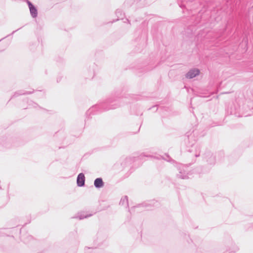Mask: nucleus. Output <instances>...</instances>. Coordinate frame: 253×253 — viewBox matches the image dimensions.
Wrapping results in <instances>:
<instances>
[{
  "label": "nucleus",
  "instance_id": "obj_1",
  "mask_svg": "<svg viewBox=\"0 0 253 253\" xmlns=\"http://www.w3.org/2000/svg\"><path fill=\"white\" fill-rule=\"evenodd\" d=\"M188 166L182 164H179L177 167L178 173L177 174L178 178L186 179L189 178V172L187 170Z\"/></svg>",
  "mask_w": 253,
  "mask_h": 253
},
{
  "label": "nucleus",
  "instance_id": "obj_2",
  "mask_svg": "<svg viewBox=\"0 0 253 253\" xmlns=\"http://www.w3.org/2000/svg\"><path fill=\"white\" fill-rule=\"evenodd\" d=\"M121 99L118 98L114 100H109L107 103L109 104V106L104 108V110H108L109 109H114L121 106Z\"/></svg>",
  "mask_w": 253,
  "mask_h": 253
},
{
  "label": "nucleus",
  "instance_id": "obj_3",
  "mask_svg": "<svg viewBox=\"0 0 253 253\" xmlns=\"http://www.w3.org/2000/svg\"><path fill=\"white\" fill-rule=\"evenodd\" d=\"M188 151L191 154V156H193L195 157H198L200 155L201 147L198 144H192Z\"/></svg>",
  "mask_w": 253,
  "mask_h": 253
},
{
  "label": "nucleus",
  "instance_id": "obj_4",
  "mask_svg": "<svg viewBox=\"0 0 253 253\" xmlns=\"http://www.w3.org/2000/svg\"><path fill=\"white\" fill-rule=\"evenodd\" d=\"M77 184L79 187H83L85 184V176L83 173L78 174L77 178Z\"/></svg>",
  "mask_w": 253,
  "mask_h": 253
},
{
  "label": "nucleus",
  "instance_id": "obj_5",
  "mask_svg": "<svg viewBox=\"0 0 253 253\" xmlns=\"http://www.w3.org/2000/svg\"><path fill=\"white\" fill-rule=\"evenodd\" d=\"M205 159L209 164L212 165L215 163V158L211 152H208L205 155Z\"/></svg>",
  "mask_w": 253,
  "mask_h": 253
},
{
  "label": "nucleus",
  "instance_id": "obj_6",
  "mask_svg": "<svg viewBox=\"0 0 253 253\" xmlns=\"http://www.w3.org/2000/svg\"><path fill=\"white\" fill-rule=\"evenodd\" d=\"M200 73V71L198 69H192L190 70L185 75L186 78L192 79L198 75Z\"/></svg>",
  "mask_w": 253,
  "mask_h": 253
},
{
  "label": "nucleus",
  "instance_id": "obj_7",
  "mask_svg": "<svg viewBox=\"0 0 253 253\" xmlns=\"http://www.w3.org/2000/svg\"><path fill=\"white\" fill-rule=\"evenodd\" d=\"M104 183L101 178H97L94 181V185L96 188H100L104 186Z\"/></svg>",
  "mask_w": 253,
  "mask_h": 253
},
{
  "label": "nucleus",
  "instance_id": "obj_8",
  "mask_svg": "<svg viewBox=\"0 0 253 253\" xmlns=\"http://www.w3.org/2000/svg\"><path fill=\"white\" fill-rule=\"evenodd\" d=\"M29 9L31 16L34 18H36L38 16L37 8L34 5L32 6L31 5V7L29 8Z\"/></svg>",
  "mask_w": 253,
  "mask_h": 253
},
{
  "label": "nucleus",
  "instance_id": "obj_9",
  "mask_svg": "<svg viewBox=\"0 0 253 253\" xmlns=\"http://www.w3.org/2000/svg\"><path fill=\"white\" fill-rule=\"evenodd\" d=\"M120 205L125 206L126 207H128V198L127 196H125L122 198L120 202Z\"/></svg>",
  "mask_w": 253,
  "mask_h": 253
},
{
  "label": "nucleus",
  "instance_id": "obj_10",
  "mask_svg": "<svg viewBox=\"0 0 253 253\" xmlns=\"http://www.w3.org/2000/svg\"><path fill=\"white\" fill-rule=\"evenodd\" d=\"M33 92V91H29V92H23V91H19V92H16L14 96H17L18 95H24V94H31Z\"/></svg>",
  "mask_w": 253,
  "mask_h": 253
},
{
  "label": "nucleus",
  "instance_id": "obj_11",
  "mask_svg": "<svg viewBox=\"0 0 253 253\" xmlns=\"http://www.w3.org/2000/svg\"><path fill=\"white\" fill-rule=\"evenodd\" d=\"M92 215L91 214H86V215H84V214H81L80 215H79L78 217L80 219H83L84 218H87L88 217H90V216H91Z\"/></svg>",
  "mask_w": 253,
  "mask_h": 253
},
{
  "label": "nucleus",
  "instance_id": "obj_12",
  "mask_svg": "<svg viewBox=\"0 0 253 253\" xmlns=\"http://www.w3.org/2000/svg\"><path fill=\"white\" fill-rule=\"evenodd\" d=\"M116 14L117 16L118 17V18H122L123 16L124 15V14L123 12L121 10L118 9L116 12Z\"/></svg>",
  "mask_w": 253,
  "mask_h": 253
},
{
  "label": "nucleus",
  "instance_id": "obj_13",
  "mask_svg": "<svg viewBox=\"0 0 253 253\" xmlns=\"http://www.w3.org/2000/svg\"><path fill=\"white\" fill-rule=\"evenodd\" d=\"M165 156L167 157V158H165V157H163L162 158L168 162H170L171 161H173L170 157L169 156L167 155V154H165Z\"/></svg>",
  "mask_w": 253,
  "mask_h": 253
},
{
  "label": "nucleus",
  "instance_id": "obj_14",
  "mask_svg": "<svg viewBox=\"0 0 253 253\" xmlns=\"http://www.w3.org/2000/svg\"><path fill=\"white\" fill-rule=\"evenodd\" d=\"M98 107H99V106H97V105H96V106H93V107H92L91 108H90V109L87 111V113H91V112L93 110V109H95V108H98Z\"/></svg>",
  "mask_w": 253,
  "mask_h": 253
},
{
  "label": "nucleus",
  "instance_id": "obj_15",
  "mask_svg": "<svg viewBox=\"0 0 253 253\" xmlns=\"http://www.w3.org/2000/svg\"><path fill=\"white\" fill-rule=\"evenodd\" d=\"M151 157V156L150 155H145L144 153H142L139 156V158L140 159H143V157Z\"/></svg>",
  "mask_w": 253,
  "mask_h": 253
},
{
  "label": "nucleus",
  "instance_id": "obj_16",
  "mask_svg": "<svg viewBox=\"0 0 253 253\" xmlns=\"http://www.w3.org/2000/svg\"><path fill=\"white\" fill-rule=\"evenodd\" d=\"M27 3L28 5L29 8L31 7V5L32 6L34 5L29 0H27Z\"/></svg>",
  "mask_w": 253,
  "mask_h": 253
},
{
  "label": "nucleus",
  "instance_id": "obj_17",
  "mask_svg": "<svg viewBox=\"0 0 253 253\" xmlns=\"http://www.w3.org/2000/svg\"><path fill=\"white\" fill-rule=\"evenodd\" d=\"M149 205H150V204L145 203V204H142L141 206L145 207H147Z\"/></svg>",
  "mask_w": 253,
  "mask_h": 253
},
{
  "label": "nucleus",
  "instance_id": "obj_18",
  "mask_svg": "<svg viewBox=\"0 0 253 253\" xmlns=\"http://www.w3.org/2000/svg\"><path fill=\"white\" fill-rule=\"evenodd\" d=\"M126 21H127V22H129L128 20L127 19H126Z\"/></svg>",
  "mask_w": 253,
  "mask_h": 253
},
{
  "label": "nucleus",
  "instance_id": "obj_19",
  "mask_svg": "<svg viewBox=\"0 0 253 253\" xmlns=\"http://www.w3.org/2000/svg\"><path fill=\"white\" fill-rule=\"evenodd\" d=\"M16 31H13V32L12 33V34H13Z\"/></svg>",
  "mask_w": 253,
  "mask_h": 253
}]
</instances>
